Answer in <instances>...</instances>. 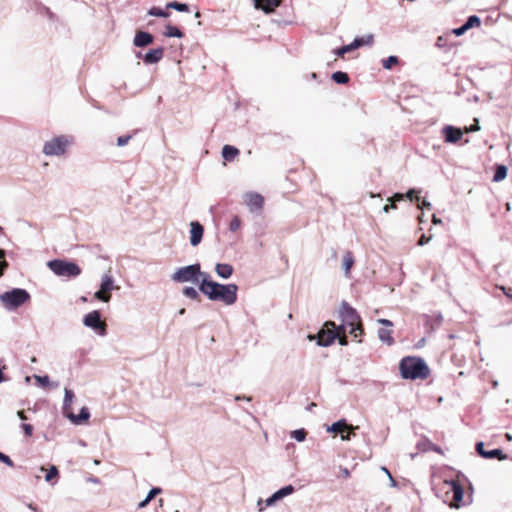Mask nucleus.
Returning <instances> with one entry per match:
<instances>
[{"mask_svg":"<svg viewBox=\"0 0 512 512\" xmlns=\"http://www.w3.org/2000/svg\"><path fill=\"white\" fill-rule=\"evenodd\" d=\"M400 375L405 380H424L430 375V368L425 360L418 356H406L399 363Z\"/></svg>","mask_w":512,"mask_h":512,"instance_id":"f257e3e1","label":"nucleus"},{"mask_svg":"<svg viewBox=\"0 0 512 512\" xmlns=\"http://www.w3.org/2000/svg\"><path fill=\"white\" fill-rule=\"evenodd\" d=\"M237 292L236 284H221L215 281L205 296L211 301H221L229 306L237 301Z\"/></svg>","mask_w":512,"mask_h":512,"instance_id":"f03ea898","label":"nucleus"},{"mask_svg":"<svg viewBox=\"0 0 512 512\" xmlns=\"http://www.w3.org/2000/svg\"><path fill=\"white\" fill-rule=\"evenodd\" d=\"M339 315L342 322L348 325L349 334H351L353 337L356 338L364 333L362 320L359 313L346 301L341 303Z\"/></svg>","mask_w":512,"mask_h":512,"instance_id":"7ed1b4c3","label":"nucleus"},{"mask_svg":"<svg viewBox=\"0 0 512 512\" xmlns=\"http://www.w3.org/2000/svg\"><path fill=\"white\" fill-rule=\"evenodd\" d=\"M30 299V293L23 288H12L0 294V302L8 311L18 309Z\"/></svg>","mask_w":512,"mask_h":512,"instance_id":"20e7f679","label":"nucleus"},{"mask_svg":"<svg viewBox=\"0 0 512 512\" xmlns=\"http://www.w3.org/2000/svg\"><path fill=\"white\" fill-rule=\"evenodd\" d=\"M47 266L54 274L60 277L76 278L82 272L78 264L65 259L50 260Z\"/></svg>","mask_w":512,"mask_h":512,"instance_id":"39448f33","label":"nucleus"},{"mask_svg":"<svg viewBox=\"0 0 512 512\" xmlns=\"http://www.w3.org/2000/svg\"><path fill=\"white\" fill-rule=\"evenodd\" d=\"M198 275H200V263H194L177 268L170 278L175 283L195 284L198 283Z\"/></svg>","mask_w":512,"mask_h":512,"instance_id":"423d86ee","label":"nucleus"},{"mask_svg":"<svg viewBox=\"0 0 512 512\" xmlns=\"http://www.w3.org/2000/svg\"><path fill=\"white\" fill-rule=\"evenodd\" d=\"M69 144V140L64 135L54 137L44 144L43 153L47 156H61L66 152Z\"/></svg>","mask_w":512,"mask_h":512,"instance_id":"0eeeda50","label":"nucleus"},{"mask_svg":"<svg viewBox=\"0 0 512 512\" xmlns=\"http://www.w3.org/2000/svg\"><path fill=\"white\" fill-rule=\"evenodd\" d=\"M337 337L336 324L333 321H327L316 336L317 345L321 347H328L335 342Z\"/></svg>","mask_w":512,"mask_h":512,"instance_id":"6e6552de","label":"nucleus"},{"mask_svg":"<svg viewBox=\"0 0 512 512\" xmlns=\"http://www.w3.org/2000/svg\"><path fill=\"white\" fill-rule=\"evenodd\" d=\"M84 326L91 328L100 336L107 335V325L101 319V313L93 310L83 317Z\"/></svg>","mask_w":512,"mask_h":512,"instance_id":"1a4fd4ad","label":"nucleus"},{"mask_svg":"<svg viewBox=\"0 0 512 512\" xmlns=\"http://www.w3.org/2000/svg\"><path fill=\"white\" fill-rule=\"evenodd\" d=\"M444 485L449 487V490L446 492V494L452 493V499L450 502V507L452 508H460L463 503V497H464V489L461 483L458 480L451 479V480H445Z\"/></svg>","mask_w":512,"mask_h":512,"instance_id":"9d476101","label":"nucleus"},{"mask_svg":"<svg viewBox=\"0 0 512 512\" xmlns=\"http://www.w3.org/2000/svg\"><path fill=\"white\" fill-rule=\"evenodd\" d=\"M374 41V37L372 34H368L366 36L356 37L354 40L347 45H343L334 50V54L338 57H344L345 54L352 52L364 45H371Z\"/></svg>","mask_w":512,"mask_h":512,"instance_id":"9b49d317","label":"nucleus"},{"mask_svg":"<svg viewBox=\"0 0 512 512\" xmlns=\"http://www.w3.org/2000/svg\"><path fill=\"white\" fill-rule=\"evenodd\" d=\"M475 450L479 456H481L484 459H498L500 461L506 460L508 458V455L503 452L500 448H495L492 450H485L484 449V442L479 441L475 445Z\"/></svg>","mask_w":512,"mask_h":512,"instance_id":"f8f14e48","label":"nucleus"},{"mask_svg":"<svg viewBox=\"0 0 512 512\" xmlns=\"http://www.w3.org/2000/svg\"><path fill=\"white\" fill-rule=\"evenodd\" d=\"M245 203L251 212L260 211L264 205V198L259 193L249 192L245 194Z\"/></svg>","mask_w":512,"mask_h":512,"instance_id":"ddd939ff","label":"nucleus"},{"mask_svg":"<svg viewBox=\"0 0 512 512\" xmlns=\"http://www.w3.org/2000/svg\"><path fill=\"white\" fill-rule=\"evenodd\" d=\"M204 234V227L199 221L190 222V244L195 247L198 246Z\"/></svg>","mask_w":512,"mask_h":512,"instance_id":"4468645a","label":"nucleus"},{"mask_svg":"<svg viewBox=\"0 0 512 512\" xmlns=\"http://www.w3.org/2000/svg\"><path fill=\"white\" fill-rule=\"evenodd\" d=\"M442 134L445 142L452 144L457 143L463 136L461 129L452 125H445L442 128Z\"/></svg>","mask_w":512,"mask_h":512,"instance_id":"2eb2a0df","label":"nucleus"},{"mask_svg":"<svg viewBox=\"0 0 512 512\" xmlns=\"http://www.w3.org/2000/svg\"><path fill=\"white\" fill-rule=\"evenodd\" d=\"M154 41V36L146 31L138 30L135 33L133 39V45L138 48H144L148 45L152 44Z\"/></svg>","mask_w":512,"mask_h":512,"instance_id":"dca6fc26","label":"nucleus"},{"mask_svg":"<svg viewBox=\"0 0 512 512\" xmlns=\"http://www.w3.org/2000/svg\"><path fill=\"white\" fill-rule=\"evenodd\" d=\"M253 2L256 9L262 10L266 14L274 12L282 3L281 0H253Z\"/></svg>","mask_w":512,"mask_h":512,"instance_id":"f3484780","label":"nucleus"},{"mask_svg":"<svg viewBox=\"0 0 512 512\" xmlns=\"http://www.w3.org/2000/svg\"><path fill=\"white\" fill-rule=\"evenodd\" d=\"M164 56V48L158 47L155 49H151L146 52L143 56V61L145 64L152 65L160 62Z\"/></svg>","mask_w":512,"mask_h":512,"instance_id":"a211bd4d","label":"nucleus"},{"mask_svg":"<svg viewBox=\"0 0 512 512\" xmlns=\"http://www.w3.org/2000/svg\"><path fill=\"white\" fill-rule=\"evenodd\" d=\"M66 417L76 425L83 424L84 422L88 421L90 418V411L87 407H82L78 414L69 413L66 414Z\"/></svg>","mask_w":512,"mask_h":512,"instance_id":"6ab92c4d","label":"nucleus"},{"mask_svg":"<svg viewBox=\"0 0 512 512\" xmlns=\"http://www.w3.org/2000/svg\"><path fill=\"white\" fill-rule=\"evenodd\" d=\"M215 281H213L211 279V276L210 274H208L207 272H203L201 269H200V275H198V288H199V291L206 295L207 291H209L210 287L212 286V284L214 283Z\"/></svg>","mask_w":512,"mask_h":512,"instance_id":"aec40b11","label":"nucleus"},{"mask_svg":"<svg viewBox=\"0 0 512 512\" xmlns=\"http://www.w3.org/2000/svg\"><path fill=\"white\" fill-rule=\"evenodd\" d=\"M233 271V266L228 263H217L215 265V272L222 279H229Z\"/></svg>","mask_w":512,"mask_h":512,"instance_id":"412c9836","label":"nucleus"},{"mask_svg":"<svg viewBox=\"0 0 512 512\" xmlns=\"http://www.w3.org/2000/svg\"><path fill=\"white\" fill-rule=\"evenodd\" d=\"M354 427L352 425H349L346 421V419H340L334 423H332L330 426H327V432L330 433H338L343 430H353Z\"/></svg>","mask_w":512,"mask_h":512,"instance_id":"4be33fe9","label":"nucleus"},{"mask_svg":"<svg viewBox=\"0 0 512 512\" xmlns=\"http://www.w3.org/2000/svg\"><path fill=\"white\" fill-rule=\"evenodd\" d=\"M100 288L108 294H111L112 290L118 289V287L114 285V279L110 271L103 275Z\"/></svg>","mask_w":512,"mask_h":512,"instance_id":"5701e85b","label":"nucleus"},{"mask_svg":"<svg viewBox=\"0 0 512 512\" xmlns=\"http://www.w3.org/2000/svg\"><path fill=\"white\" fill-rule=\"evenodd\" d=\"M222 157L226 161H232L239 154V149L232 145H224L222 148Z\"/></svg>","mask_w":512,"mask_h":512,"instance_id":"b1692460","label":"nucleus"},{"mask_svg":"<svg viewBox=\"0 0 512 512\" xmlns=\"http://www.w3.org/2000/svg\"><path fill=\"white\" fill-rule=\"evenodd\" d=\"M75 398V394L71 389L65 388L64 389V400H63V413L66 415L68 414V410L71 408L72 402Z\"/></svg>","mask_w":512,"mask_h":512,"instance_id":"393cba45","label":"nucleus"},{"mask_svg":"<svg viewBox=\"0 0 512 512\" xmlns=\"http://www.w3.org/2000/svg\"><path fill=\"white\" fill-rule=\"evenodd\" d=\"M354 256L351 251H346L343 256L342 267L346 276L349 275L352 266L354 265Z\"/></svg>","mask_w":512,"mask_h":512,"instance_id":"a878e982","label":"nucleus"},{"mask_svg":"<svg viewBox=\"0 0 512 512\" xmlns=\"http://www.w3.org/2000/svg\"><path fill=\"white\" fill-rule=\"evenodd\" d=\"M508 168L507 166L503 164H497L495 166V172L493 175V181L494 182H501L507 177Z\"/></svg>","mask_w":512,"mask_h":512,"instance_id":"bb28decb","label":"nucleus"},{"mask_svg":"<svg viewBox=\"0 0 512 512\" xmlns=\"http://www.w3.org/2000/svg\"><path fill=\"white\" fill-rule=\"evenodd\" d=\"M164 35L166 37H176V38L184 37V33L178 27L173 26L171 24H167L165 26Z\"/></svg>","mask_w":512,"mask_h":512,"instance_id":"cd10ccee","label":"nucleus"},{"mask_svg":"<svg viewBox=\"0 0 512 512\" xmlns=\"http://www.w3.org/2000/svg\"><path fill=\"white\" fill-rule=\"evenodd\" d=\"M391 333V330L380 328L378 330V337L382 342L386 343L387 345H392L394 344V338L391 336Z\"/></svg>","mask_w":512,"mask_h":512,"instance_id":"c85d7f7f","label":"nucleus"},{"mask_svg":"<svg viewBox=\"0 0 512 512\" xmlns=\"http://www.w3.org/2000/svg\"><path fill=\"white\" fill-rule=\"evenodd\" d=\"M331 79L337 84H347L350 80L349 75L343 71L333 72Z\"/></svg>","mask_w":512,"mask_h":512,"instance_id":"c756f323","label":"nucleus"},{"mask_svg":"<svg viewBox=\"0 0 512 512\" xmlns=\"http://www.w3.org/2000/svg\"><path fill=\"white\" fill-rule=\"evenodd\" d=\"M182 294L184 296H186L187 298L191 299V300H195V301H200L201 298H200V294H199V291H197L194 287L192 286H186L182 289Z\"/></svg>","mask_w":512,"mask_h":512,"instance_id":"7c9ffc66","label":"nucleus"},{"mask_svg":"<svg viewBox=\"0 0 512 512\" xmlns=\"http://www.w3.org/2000/svg\"><path fill=\"white\" fill-rule=\"evenodd\" d=\"M166 8L174 9L178 12H189L190 11L188 4L182 3V2H177V1H172V2L167 3Z\"/></svg>","mask_w":512,"mask_h":512,"instance_id":"2f4dec72","label":"nucleus"},{"mask_svg":"<svg viewBox=\"0 0 512 512\" xmlns=\"http://www.w3.org/2000/svg\"><path fill=\"white\" fill-rule=\"evenodd\" d=\"M295 491V488L293 485H286L276 492H274L275 496L277 497L278 501L283 499L284 497L291 495Z\"/></svg>","mask_w":512,"mask_h":512,"instance_id":"473e14b6","label":"nucleus"},{"mask_svg":"<svg viewBox=\"0 0 512 512\" xmlns=\"http://www.w3.org/2000/svg\"><path fill=\"white\" fill-rule=\"evenodd\" d=\"M465 28L468 30L481 25V19L477 15H470L464 22Z\"/></svg>","mask_w":512,"mask_h":512,"instance_id":"72a5a7b5","label":"nucleus"},{"mask_svg":"<svg viewBox=\"0 0 512 512\" xmlns=\"http://www.w3.org/2000/svg\"><path fill=\"white\" fill-rule=\"evenodd\" d=\"M148 15L153 16V17L167 18L170 14H169V12L163 10L160 7L153 6L148 10Z\"/></svg>","mask_w":512,"mask_h":512,"instance_id":"f704fd0d","label":"nucleus"},{"mask_svg":"<svg viewBox=\"0 0 512 512\" xmlns=\"http://www.w3.org/2000/svg\"><path fill=\"white\" fill-rule=\"evenodd\" d=\"M399 58L397 56L391 55L382 60V66L384 69L390 70L394 65L398 64Z\"/></svg>","mask_w":512,"mask_h":512,"instance_id":"c9c22d12","label":"nucleus"},{"mask_svg":"<svg viewBox=\"0 0 512 512\" xmlns=\"http://www.w3.org/2000/svg\"><path fill=\"white\" fill-rule=\"evenodd\" d=\"M307 431L304 428L296 429L291 432V437L298 442H302L306 439Z\"/></svg>","mask_w":512,"mask_h":512,"instance_id":"e433bc0d","label":"nucleus"},{"mask_svg":"<svg viewBox=\"0 0 512 512\" xmlns=\"http://www.w3.org/2000/svg\"><path fill=\"white\" fill-rule=\"evenodd\" d=\"M111 294H108L106 291H103L101 288L94 293V298L102 301V302H109L111 300Z\"/></svg>","mask_w":512,"mask_h":512,"instance_id":"4c0bfd02","label":"nucleus"},{"mask_svg":"<svg viewBox=\"0 0 512 512\" xmlns=\"http://www.w3.org/2000/svg\"><path fill=\"white\" fill-rule=\"evenodd\" d=\"M431 445L432 442L429 439L423 438L417 443V449L422 452H427L430 451Z\"/></svg>","mask_w":512,"mask_h":512,"instance_id":"58836bf2","label":"nucleus"},{"mask_svg":"<svg viewBox=\"0 0 512 512\" xmlns=\"http://www.w3.org/2000/svg\"><path fill=\"white\" fill-rule=\"evenodd\" d=\"M59 470L56 466L52 465L48 469L46 475H45V481L50 482L52 479L58 477Z\"/></svg>","mask_w":512,"mask_h":512,"instance_id":"ea45409f","label":"nucleus"},{"mask_svg":"<svg viewBox=\"0 0 512 512\" xmlns=\"http://www.w3.org/2000/svg\"><path fill=\"white\" fill-rule=\"evenodd\" d=\"M5 256L6 251L4 249H0V277L4 274L8 267V262L6 261Z\"/></svg>","mask_w":512,"mask_h":512,"instance_id":"a19ab883","label":"nucleus"},{"mask_svg":"<svg viewBox=\"0 0 512 512\" xmlns=\"http://www.w3.org/2000/svg\"><path fill=\"white\" fill-rule=\"evenodd\" d=\"M36 382L41 386V387H48L50 385V378L49 376L47 375H43V376H40V375H35L34 376Z\"/></svg>","mask_w":512,"mask_h":512,"instance_id":"79ce46f5","label":"nucleus"},{"mask_svg":"<svg viewBox=\"0 0 512 512\" xmlns=\"http://www.w3.org/2000/svg\"><path fill=\"white\" fill-rule=\"evenodd\" d=\"M162 492V489L160 487H153L149 490L147 496L145 498H147V501H151L152 499H154L157 495H159L160 493Z\"/></svg>","mask_w":512,"mask_h":512,"instance_id":"37998d69","label":"nucleus"},{"mask_svg":"<svg viewBox=\"0 0 512 512\" xmlns=\"http://www.w3.org/2000/svg\"><path fill=\"white\" fill-rule=\"evenodd\" d=\"M241 225V220L238 216L233 217V219L230 221L229 229L230 231L234 232L239 229Z\"/></svg>","mask_w":512,"mask_h":512,"instance_id":"c03bdc74","label":"nucleus"},{"mask_svg":"<svg viewBox=\"0 0 512 512\" xmlns=\"http://www.w3.org/2000/svg\"><path fill=\"white\" fill-rule=\"evenodd\" d=\"M21 428L25 434V436L30 437L33 434V426L31 424L23 423L21 424Z\"/></svg>","mask_w":512,"mask_h":512,"instance_id":"a18cd8bd","label":"nucleus"},{"mask_svg":"<svg viewBox=\"0 0 512 512\" xmlns=\"http://www.w3.org/2000/svg\"><path fill=\"white\" fill-rule=\"evenodd\" d=\"M132 138L131 135H123V136H119L117 138V145L122 147V146H125L129 140Z\"/></svg>","mask_w":512,"mask_h":512,"instance_id":"49530a36","label":"nucleus"},{"mask_svg":"<svg viewBox=\"0 0 512 512\" xmlns=\"http://www.w3.org/2000/svg\"><path fill=\"white\" fill-rule=\"evenodd\" d=\"M468 31L467 28H465V24L463 23L460 27L458 28H454L452 30V33L455 35V36H461L463 35L464 33H466Z\"/></svg>","mask_w":512,"mask_h":512,"instance_id":"de8ad7c7","label":"nucleus"},{"mask_svg":"<svg viewBox=\"0 0 512 512\" xmlns=\"http://www.w3.org/2000/svg\"><path fill=\"white\" fill-rule=\"evenodd\" d=\"M416 200H417V202H418V208H419V209H422V210H423V209H428V210H430V209H431V203H430V202H428V201H426V200H423V201L420 203V198H419V197H417V198H416Z\"/></svg>","mask_w":512,"mask_h":512,"instance_id":"09e8293b","label":"nucleus"},{"mask_svg":"<svg viewBox=\"0 0 512 512\" xmlns=\"http://www.w3.org/2000/svg\"><path fill=\"white\" fill-rule=\"evenodd\" d=\"M336 340H338V343L341 346H347L348 345V338H347V336L345 334L338 335Z\"/></svg>","mask_w":512,"mask_h":512,"instance_id":"8fccbe9b","label":"nucleus"},{"mask_svg":"<svg viewBox=\"0 0 512 512\" xmlns=\"http://www.w3.org/2000/svg\"><path fill=\"white\" fill-rule=\"evenodd\" d=\"M349 328L348 325L344 322H342L340 325H336L337 334H345L346 329Z\"/></svg>","mask_w":512,"mask_h":512,"instance_id":"3c124183","label":"nucleus"},{"mask_svg":"<svg viewBox=\"0 0 512 512\" xmlns=\"http://www.w3.org/2000/svg\"><path fill=\"white\" fill-rule=\"evenodd\" d=\"M355 429H356V428L354 427V429H353V430H345L347 433H346V434L342 433V434H341V439H342L343 441H349V440L351 439V434H354V430H355Z\"/></svg>","mask_w":512,"mask_h":512,"instance_id":"603ef678","label":"nucleus"},{"mask_svg":"<svg viewBox=\"0 0 512 512\" xmlns=\"http://www.w3.org/2000/svg\"><path fill=\"white\" fill-rule=\"evenodd\" d=\"M475 123L473 125H471L467 131L468 132H476V131H479L480 130V125H479V121L478 119H474Z\"/></svg>","mask_w":512,"mask_h":512,"instance_id":"864d4df0","label":"nucleus"},{"mask_svg":"<svg viewBox=\"0 0 512 512\" xmlns=\"http://www.w3.org/2000/svg\"><path fill=\"white\" fill-rule=\"evenodd\" d=\"M404 199V194L402 193H395L390 199H388L389 201H392V203L396 202V201H402Z\"/></svg>","mask_w":512,"mask_h":512,"instance_id":"5fc2aeb1","label":"nucleus"},{"mask_svg":"<svg viewBox=\"0 0 512 512\" xmlns=\"http://www.w3.org/2000/svg\"><path fill=\"white\" fill-rule=\"evenodd\" d=\"M277 501H278V499L275 496V494L273 493L270 497H268L266 499V505L271 506V505L275 504Z\"/></svg>","mask_w":512,"mask_h":512,"instance_id":"6e6d98bb","label":"nucleus"},{"mask_svg":"<svg viewBox=\"0 0 512 512\" xmlns=\"http://www.w3.org/2000/svg\"><path fill=\"white\" fill-rule=\"evenodd\" d=\"M415 189H409L405 194L404 197H407L410 201H414L415 199Z\"/></svg>","mask_w":512,"mask_h":512,"instance_id":"4d7b16f0","label":"nucleus"},{"mask_svg":"<svg viewBox=\"0 0 512 512\" xmlns=\"http://www.w3.org/2000/svg\"><path fill=\"white\" fill-rule=\"evenodd\" d=\"M378 323L383 325V326H386V327H391L393 326V323L392 321L388 320V319H384V318H381V319H378Z\"/></svg>","mask_w":512,"mask_h":512,"instance_id":"13d9d810","label":"nucleus"},{"mask_svg":"<svg viewBox=\"0 0 512 512\" xmlns=\"http://www.w3.org/2000/svg\"><path fill=\"white\" fill-rule=\"evenodd\" d=\"M430 238H427L424 234L419 238L418 245L423 246L429 242Z\"/></svg>","mask_w":512,"mask_h":512,"instance_id":"bf43d9fd","label":"nucleus"},{"mask_svg":"<svg viewBox=\"0 0 512 512\" xmlns=\"http://www.w3.org/2000/svg\"><path fill=\"white\" fill-rule=\"evenodd\" d=\"M391 209H396V204L395 203L386 204L382 208L383 212H385V213H388Z\"/></svg>","mask_w":512,"mask_h":512,"instance_id":"052dcab7","label":"nucleus"},{"mask_svg":"<svg viewBox=\"0 0 512 512\" xmlns=\"http://www.w3.org/2000/svg\"><path fill=\"white\" fill-rule=\"evenodd\" d=\"M430 451H434L436 453L443 454L441 447H439L438 445H436L434 443H432V445L430 447Z\"/></svg>","mask_w":512,"mask_h":512,"instance_id":"680f3d73","label":"nucleus"},{"mask_svg":"<svg viewBox=\"0 0 512 512\" xmlns=\"http://www.w3.org/2000/svg\"><path fill=\"white\" fill-rule=\"evenodd\" d=\"M2 463L6 464L9 467L14 466L13 460L8 455L5 456V459H4V461H2Z\"/></svg>","mask_w":512,"mask_h":512,"instance_id":"e2e57ef3","label":"nucleus"},{"mask_svg":"<svg viewBox=\"0 0 512 512\" xmlns=\"http://www.w3.org/2000/svg\"><path fill=\"white\" fill-rule=\"evenodd\" d=\"M17 416L22 420V421H26L28 418L27 416L25 415V411L24 410H20L17 412Z\"/></svg>","mask_w":512,"mask_h":512,"instance_id":"0e129e2a","label":"nucleus"},{"mask_svg":"<svg viewBox=\"0 0 512 512\" xmlns=\"http://www.w3.org/2000/svg\"><path fill=\"white\" fill-rule=\"evenodd\" d=\"M502 291L504 292V294L508 297V298H511L512 299V293H511V289H506L504 286L501 287Z\"/></svg>","mask_w":512,"mask_h":512,"instance_id":"69168bd1","label":"nucleus"},{"mask_svg":"<svg viewBox=\"0 0 512 512\" xmlns=\"http://www.w3.org/2000/svg\"><path fill=\"white\" fill-rule=\"evenodd\" d=\"M149 503H150V502H149V501H147V498H145L144 500H142L141 502H139V504H138V508H139V509H142V508L146 507Z\"/></svg>","mask_w":512,"mask_h":512,"instance_id":"338daca9","label":"nucleus"},{"mask_svg":"<svg viewBox=\"0 0 512 512\" xmlns=\"http://www.w3.org/2000/svg\"><path fill=\"white\" fill-rule=\"evenodd\" d=\"M27 507H28L31 511H33V512H41V511L37 508V506H36V505H34L33 503H29V504H27Z\"/></svg>","mask_w":512,"mask_h":512,"instance_id":"774afa93","label":"nucleus"}]
</instances>
